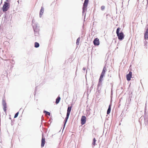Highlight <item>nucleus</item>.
<instances>
[{
	"mask_svg": "<svg viewBox=\"0 0 148 148\" xmlns=\"http://www.w3.org/2000/svg\"><path fill=\"white\" fill-rule=\"evenodd\" d=\"M120 29L119 27L117 28L116 31V33L118 37V39L121 40H122L124 38V34L123 32H119Z\"/></svg>",
	"mask_w": 148,
	"mask_h": 148,
	"instance_id": "1",
	"label": "nucleus"
},
{
	"mask_svg": "<svg viewBox=\"0 0 148 148\" xmlns=\"http://www.w3.org/2000/svg\"><path fill=\"white\" fill-rule=\"evenodd\" d=\"M10 7V4L5 2L2 8L3 11V12L7 11L9 9Z\"/></svg>",
	"mask_w": 148,
	"mask_h": 148,
	"instance_id": "2",
	"label": "nucleus"
},
{
	"mask_svg": "<svg viewBox=\"0 0 148 148\" xmlns=\"http://www.w3.org/2000/svg\"><path fill=\"white\" fill-rule=\"evenodd\" d=\"M107 71V69L105 67V66L103 69V70L102 71L101 73V74L100 76L99 79V82H101L103 78V77L104 76L106 72Z\"/></svg>",
	"mask_w": 148,
	"mask_h": 148,
	"instance_id": "3",
	"label": "nucleus"
},
{
	"mask_svg": "<svg viewBox=\"0 0 148 148\" xmlns=\"http://www.w3.org/2000/svg\"><path fill=\"white\" fill-rule=\"evenodd\" d=\"M89 1V0H85L83 6V13H84L87 10V7Z\"/></svg>",
	"mask_w": 148,
	"mask_h": 148,
	"instance_id": "4",
	"label": "nucleus"
},
{
	"mask_svg": "<svg viewBox=\"0 0 148 148\" xmlns=\"http://www.w3.org/2000/svg\"><path fill=\"white\" fill-rule=\"evenodd\" d=\"M2 104L3 106V110L6 113V112L7 106V103L5 100H3Z\"/></svg>",
	"mask_w": 148,
	"mask_h": 148,
	"instance_id": "5",
	"label": "nucleus"
},
{
	"mask_svg": "<svg viewBox=\"0 0 148 148\" xmlns=\"http://www.w3.org/2000/svg\"><path fill=\"white\" fill-rule=\"evenodd\" d=\"M81 121L82 125H83L86 122V117L84 116H82Z\"/></svg>",
	"mask_w": 148,
	"mask_h": 148,
	"instance_id": "6",
	"label": "nucleus"
},
{
	"mask_svg": "<svg viewBox=\"0 0 148 148\" xmlns=\"http://www.w3.org/2000/svg\"><path fill=\"white\" fill-rule=\"evenodd\" d=\"M132 73L130 71L128 74L126 75V79L127 81H129L131 80V78L132 77Z\"/></svg>",
	"mask_w": 148,
	"mask_h": 148,
	"instance_id": "7",
	"label": "nucleus"
},
{
	"mask_svg": "<svg viewBox=\"0 0 148 148\" xmlns=\"http://www.w3.org/2000/svg\"><path fill=\"white\" fill-rule=\"evenodd\" d=\"M45 138L43 134H42V138L41 140V146L42 147H43L44 146V145L45 143Z\"/></svg>",
	"mask_w": 148,
	"mask_h": 148,
	"instance_id": "8",
	"label": "nucleus"
},
{
	"mask_svg": "<svg viewBox=\"0 0 148 148\" xmlns=\"http://www.w3.org/2000/svg\"><path fill=\"white\" fill-rule=\"evenodd\" d=\"M99 39L96 38L93 41V43L95 45H98L99 44Z\"/></svg>",
	"mask_w": 148,
	"mask_h": 148,
	"instance_id": "9",
	"label": "nucleus"
},
{
	"mask_svg": "<svg viewBox=\"0 0 148 148\" xmlns=\"http://www.w3.org/2000/svg\"><path fill=\"white\" fill-rule=\"evenodd\" d=\"M145 38L146 39H148V28L146 30L145 34Z\"/></svg>",
	"mask_w": 148,
	"mask_h": 148,
	"instance_id": "10",
	"label": "nucleus"
},
{
	"mask_svg": "<svg viewBox=\"0 0 148 148\" xmlns=\"http://www.w3.org/2000/svg\"><path fill=\"white\" fill-rule=\"evenodd\" d=\"M71 108L72 107L71 106L68 107L67 109V114L70 115L71 110Z\"/></svg>",
	"mask_w": 148,
	"mask_h": 148,
	"instance_id": "11",
	"label": "nucleus"
},
{
	"mask_svg": "<svg viewBox=\"0 0 148 148\" xmlns=\"http://www.w3.org/2000/svg\"><path fill=\"white\" fill-rule=\"evenodd\" d=\"M44 12V8L43 7H42L41 8V10L40 11V17L42 15Z\"/></svg>",
	"mask_w": 148,
	"mask_h": 148,
	"instance_id": "12",
	"label": "nucleus"
},
{
	"mask_svg": "<svg viewBox=\"0 0 148 148\" xmlns=\"http://www.w3.org/2000/svg\"><path fill=\"white\" fill-rule=\"evenodd\" d=\"M111 104H110L109 106L108 109L107 111V114H109L110 113V111H111Z\"/></svg>",
	"mask_w": 148,
	"mask_h": 148,
	"instance_id": "13",
	"label": "nucleus"
},
{
	"mask_svg": "<svg viewBox=\"0 0 148 148\" xmlns=\"http://www.w3.org/2000/svg\"><path fill=\"white\" fill-rule=\"evenodd\" d=\"M60 100V96H58L57 98L56 99V104L58 103Z\"/></svg>",
	"mask_w": 148,
	"mask_h": 148,
	"instance_id": "14",
	"label": "nucleus"
},
{
	"mask_svg": "<svg viewBox=\"0 0 148 148\" xmlns=\"http://www.w3.org/2000/svg\"><path fill=\"white\" fill-rule=\"evenodd\" d=\"M96 141V140L95 138H94L93 139L92 142V144L93 147H94L95 145Z\"/></svg>",
	"mask_w": 148,
	"mask_h": 148,
	"instance_id": "15",
	"label": "nucleus"
},
{
	"mask_svg": "<svg viewBox=\"0 0 148 148\" xmlns=\"http://www.w3.org/2000/svg\"><path fill=\"white\" fill-rule=\"evenodd\" d=\"M35 47L36 48L38 47L39 46V44L37 42H35L34 44Z\"/></svg>",
	"mask_w": 148,
	"mask_h": 148,
	"instance_id": "16",
	"label": "nucleus"
},
{
	"mask_svg": "<svg viewBox=\"0 0 148 148\" xmlns=\"http://www.w3.org/2000/svg\"><path fill=\"white\" fill-rule=\"evenodd\" d=\"M80 40V38L79 37L77 39V41H76V44L77 45H79Z\"/></svg>",
	"mask_w": 148,
	"mask_h": 148,
	"instance_id": "17",
	"label": "nucleus"
},
{
	"mask_svg": "<svg viewBox=\"0 0 148 148\" xmlns=\"http://www.w3.org/2000/svg\"><path fill=\"white\" fill-rule=\"evenodd\" d=\"M43 112L44 113H46V114H47L49 115H50V112H47L46 111H43Z\"/></svg>",
	"mask_w": 148,
	"mask_h": 148,
	"instance_id": "18",
	"label": "nucleus"
},
{
	"mask_svg": "<svg viewBox=\"0 0 148 148\" xmlns=\"http://www.w3.org/2000/svg\"><path fill=\"white\" fill-rule=\"evenodd\" d=\"M69 115L66 114V117L65 119V121H66L65 123L67 121V119H68V118H69Z\"/></svg>",
	"mask_w": 148,
	"mask_h": 148,
	"instance_id": "19",
	"label": "nucleus"
},
{
	"mask_svg": "<svg viewBox=\"0 0 148 148\" xmlns=\"http://www.w3.org/2000/svg\"><path fill=\"white\" fill-rule=\"evenodd\" d=\"M18 114H19L18 112L16 113L14 115V118H16V117H17V116H18Z\"/></svg>",
	"mask_w": 148,
	"mask_h": 148,
	"instance_id": "20",
	"label": "nucleus"
},
{
	"mask_svg": "<svg viewBox=\"0 0 148 148\" xmlns=\"http://www.w3.org/2000/svg\"><path fill=\"white\" fill-rule=\"evenodd\" d=\"M105 8V7L104 5H102L101 7V10H103Z\"/></svg>",
	"mask_w": 148,
	"mask_h": 148,
	"instance_id": "21",
	"label": "nucleus"
},
{
	"mask_svg": "<svg viewBox=\"0 0 148 148\" xmlns=\"http://www.w3.org/2000/svg\"><path fill=\"white\" fill-rule=\"evenodd\" d=\"M83 69L84 70H85V69L84 68Z\"/></svg>",
	"mask_w": 148,
	"mask_h": 148,
	"instance_id": "22",
	"label": "nucleus"
}]
</instances>
